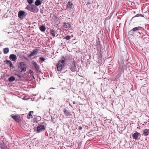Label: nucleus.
<instances>
[{
	"label": "nucleus",
	"mask_w": 149,
	"mask_h": 149,
	"mask_svg": "<svg viewBox=\"0 0 149 149\" xmlns=\"http://www.w3.org/2000/svg\"><path fill=\"white\" fill-rule=\"evenodd\" d=\"M72 103L73 104H75L76 103V102L75 101H74L72 102Z\"/></svg>",
	"instance_id": "4c0bfd02"
},
{
	"label": "nucleus",
	"mask_w": 149,
	"mask_h": 149,
	"mask_svg": "<svg viewBox=\"0 0 149 149\" xmlns=\"http://www.w3.org/2000/svg\"><path fill=\"white\" fill-rule=\"evenodd\" d=\"M11 117L15 121L17 122L19 121V119L18 118V115H15L14 114H12L11 115Z\"/></svg>",
	"instance_id": "f3484780"
},
{
	"label": "nucleus",
	"mask_w": 149,
	"mask_h": 149,
	"mask_svg": "<svg viewBox=\"0 0 149 149\" xmlns=\"http://www.w3.org/2000/svg\"><path fill=\"white\" fill-rule=\"evenodd\" d=\"M39 28L40 30L42 32L45 31L46 29L45 26L43 25L40 26Z\"/></svg>",
	"instance_id": "412c9836"
},
{
	"label": "nucleus",
	"mask_w": 149,
	"mask_h": 149,
	"mask_svg": "<svg viewBox=\"0 0 149 149\" xmlns=\"http://www.w3.org/2000/svg\"><path fill=\"white\" fill-rule=\"evenodd\" d=\"M4 62H5V63L9 66L12 69H13V68H15V67L13 66V64L12 63L10 60H6L5 61H4Z\"/></svg>",
	"instance_id": "9b49d317"
},
{
	"label": "nucleus",
	"mask_w": 149,
	"mask_h": 149,
	"mask_svg": "<svg viewBox=\"0 0 149 149\" xmlns=\"http://www.w3.org/2000/svg\"><path fill=\"white\" fill-rule=\"evenodd\" d=\"M43 10H41L40 11V13H42V14H43Z\"/></svg>",
	"instance_id": "e433bc0d"
},
{
	"label": "nucleus",
	"mask_w": 149,
	"mask_h": 149,
	"mask_svg": "<svg viewBox=\"0 0 149 149\" xmlns=\"http://www.w3.org/2000/svg\"><path fill=\"white\" fill-rule=\"evenodd\" d=\"M9 59L12 61H15L17 59V56L15 54H12L10 55Z\"/></svg>",
	"instance_id": "f8f14e48"
},
{
	"label": "nucleus",
	"mask_w": 149,
	"mask_h": 149,
	"mask_svg": "<svg viewBox=\"0 0 149 149\" xmlns=\"http://www.w3.org/2000/svg\"><path fill=\"white\" fill-rule=\"evenodd\" d=\"M27 2L29 4V5H31L34 2L33 0H27Z\"/></svg>",
	"instance_id": "a878e982"
},
{
	"label": "nucleus",
	"mask_w": 149,
	"mask_h": 149,
	"mask_svg": "<svg viewBox=\"0 0 149 149\" xmlns=\"http://www.w3.org/2000/svg\"><path fill=\"white\" fill-rule=\"evenodd\" d=\"M15 80V78L13 76L10 77L8 79V80L10 82H13Z\"/></svg>",
	"instance_id": "5701e85b"
},
{
	"label": "nucleus",
	"mask_w": 149,
	"mask_h": 149,
	"mask_svg": "<svg viewBox=\"0 0 149 149\" xmlns=\"http://www.w3.org/2000/svg\"><path fill=\"white\" fill-rule=\"evenodd\" d=\"M63 112L64 115L66 116L69 117L71 116V113L69 111L65 108L63 109Z\"/></svg>",
	"instance_id": "ddd939ff"
},
{
	"label": "nucleus",
	"mask_w": 149,
	"mask_h": 149,
	"mask_svg": "<svg viewBox=\"0 0 149 149\" xmlns=\"http://www.w3.org/2000/svg\"><path fill=\"white\" fill-rule=\"evenodd\" d=\"M15 75H17L18 77L19 78H21L22 77V76L21 75L19 74H18L17 73H15Z\"/></svg>",
	"instance_id": "7c9ffc66"
},
{
	"label": "nucleus",
	"mask_w": 149,
	"mask_h": 149,
	"mask_svg": "<svg viewBox=\"0 0 149 149\" xmlns=\"http://www.w3.org/2000/svg\"><path fill=\"white\" fill-rule=\"evenodd\" d=\"M69 105H70V106H71V107H72V105L70 104H69Z\"/></svg>",
	"instance_id": "a19ab883"
},
{
	"label": "nucleus",
	"mask_w": 149,
	"mask_h": 149,
	"mask_svg": "<svg viewBox=\"0 0 149 149\" xmlns=\"http://www.w3.org/2000/svg\"><path fill=\"white\" fill-rule=\"evenodd\" d=\"M31 63L33 65V67L35 68L36 71L37 72L39 70V67L37 62L34 61H33Z\"/></svg>",
	"instance_id": "1a4fd4ad"
},
{
	"label": "nucleus",
	"mask_w": 149,
	"mask_h": 149,
	"mask_svg": "<svg viewBox=\"0 0 149 149\" xmlns=\"http://www.w3.org/2000/svg\"><path fill=\"white\" fill-rule=\"evenodd\" d=\"M139 16H140V17H144V15L141 14H139Z\"/></svg>",
	"instance_id": "72a5a7b5"
},
{
	"label": "nucleus",
	"mask_w": 149,
	"mask_h": 149,
	"mask_svg": "<svg viewBox=\"0 0 149 149\" xmlns=\"http://www.w3.org/2000/svg\"><path fill=\"white\" fill-rule=\"evenodd\" d=\"M32 77H33V78L34 79H35V77H34V76H32Z\"/></svg>",
	"instance_id": "ea45409f"
},
{
	"label": "nucleus",
	"mask_w": 149,
	"mask_h": 149,
	"mask_svg": "<svg viewBox=\"0 0 149 149\" xmlns=\"http://www.w3.org/2000/svg\"><path fill=\"white\" fill-rule=\"evenodd\" d=\"M63 26L65 28H70L71 27V24L68 23L64 22L63 23Z\"/></svg>",
	"instance_id": "2eb2a0df"
},
{
	"label": "nucleus",
	"mask_w": 149,
	"mask_h": 149,
	"mask_svg": "<svg viewBox=\"0 0 149 149\" xmlns=\"http://www.w3.org/2000/svg\"><path fill=\"white\" fill-rule=\"evenodd\" d=\"M123 72L122 70H120L118 72V74L117 75L118 76H121V75L122 74Z\"/></svg>",
	"instance_id": "c85d7f7f"
},
{
	"label": "nucleus",
	"mask_w": 149,
	"mask_h": 149,
	"mask_svg": "<svg viewBox=\"0 0 149 149\" xmlns=\"http://www.w3.org/2000/svg\"><path fill=\"white\" fill-rule=\"evenodd\" d=\"M23 57L25 59H26V60H27V61H29V58H27L26 57H25L24 56H23Z\"/></svg>",
	"instance_id": "473e14b6"
},
{
	"label": "nucleus",
	"mask_w": 149,
	"mask_h": 149,
	"mask_svg": "<svg viewBox=\"0 0 149 149\" xmlns=\"http://www.w3.org/2000/svg\"><path fill=\"white\" fill-rule=\"evenodd\" d=\"M0 148L1 149H9V148L5 144L1 145Z\"/></svg>",
	"instance_id": "4be33fe9"
},
{
	"label": "nucleus",
	"mask_w": 149,
	"mask_h": 149,
	"mask_svg": "<svg viewBox=\"0 0 149 149\" xmlns=\"http://www.w3.org/2000/svg\"><path fill=\"white\" fill-rule=\"evenodd\" d=\"M29 112H30L31 114V113H33V111H31Z\"/></svg>",
	"instance_id": "58836bf2"
},
{
	"label": "nucleus",
	"mask_w": 149,
	"mask_h": 149,
	"mask_svg": "<svg viewBox=\"0 0 149 149\" xmlns=\"http://www.w3.org/2000/svg\"><path fill=\"white\" fill-rule=\"evenodd\" d=\"M148 12H149L148 14H149V11H148Z\"/></svg>",
	"instance_id": "37998d69"
},
{
	"label": "nucleus",
	"mask_w": 149,
	"mask_h": 149,
	"mask_svg": "<svg viewBox=\"0 0 149 149\" xmlns=\"http://www.w3.org/2000/svg\"><path fill=\"white\" fill-rule=\"evenodd\" d=\"M39 59L41 61V62H42L43 61H44L45 59L44 58L42 57H40L39 58Z\"/></svg>",
	"instance_id": "cd10ccee"
},
{
	"label": "nucleus",
	"mask_w": 149,
	"mask_h": 149,
	"mask_svg": "<svg viewBox=\"0 0 149 149\" xmlns=\"http://www.w3.org/2000/svg\"><path fill=\"white\" fill-rule=\"evenodd\" d=\"M76 63V62L74 61H73L70 66V68L71 70V71H70V73L71 75H73L72 74L71 72H75L77 70V68Z\"/></svg>",
	"instance_id": "39448f33"
},
{
	"label": "nucleus",
	"mask_w": 149,
	"mask_h": 149,
	"mask_svg": "<svg viewBox=\"0 0 149 149\" xmlns=\"http://www.w3.org/2000/svg\"><path fill=\"white\" fill-rule=\"evenodd\" d=\"M69 56H66L64 57L62 56L61 59L59 61L58 63L56 65L57 70L59 71H61L63 67L64 66L65 62L68 61V59Z\"/></svg>",
	"instance_id": "f257e3e1"
},
{
	"label": "nucleus",
	"mask_w": 149,
	"mask_h": 149,
	"mask_svg": "<svg viewBox=\"0 0 149 149\" xmlns=\"http://www.w3.org/2000/svg\"><path fill=\"white\" fill-rule=\"evenodd\" d=\"M43 0H36L35 2V5L36 6H39L42 3Z\"/></svg>",
	"instance_id": "dca6fc26"
},
{
	"label": "nucleus",
	"mask_w": 149,
	"mask_h": 149,
	"mask_svg": "<svg viewBox=\"0 0 149 149\" xmlns=\"http://www.w3.org/2000/svg\"><path fill=\"white\" fill-rule=\"evenodd\" d=\"M38 52V50L37 49H36L33 50V52L29 55V56H33L37 54Z\"/></svg>",
	"instance_id": "4468645a"
},
{
	"label": "nucleus",
	"mask_w": 149,
	"mask_h": 149,
	"mask_svg": "<svg viewBox=\"0 0 149 149\" xmlns=\"http://www.w3.org/2000/svg\"><path fill=\"white\" fill-rule=\"evenodd\" d=\"M54 88H50L49 89V92H50L51 91V90L52 89H54Z\"/></svg>",
	"instance_id": "c9c22d12"
},
{
	"label": "nucleus",
	"mask_w": 149,
	"mask_h": 149,
	"mask_svg": "<svg viewBox=\"0 0 149 149\" xmlns=\"http://www.w3.org/2000/svg\"><path fill=\"white\" fill-rule=\"evenodd\" d=\"M149 134V129H146L143 131V134L145 136H148Z\"/></svg>",
	"instance_id": "a211bd4d"
},
{
	"label": "nucleus",
	"mask_w": 149,
	"mask_h": 149,
	"mask_svg": "<svg viewBox=\"0 0 149 149\" xmlns=\"http://www.w3.org/2000/svg\"><path fill=\"white\" fill-rule=\"evenodd\" d=\"M32 116L30 112H29L27 116V118L28 119H30L31 118V117Z\"/></svg>",
	"instance_id": "bb28decb"
},
{
	"label": "nucleus",
	"mask_w": 149,
	"mask_h": 149,
	"mask_svg": "<svg viewBox=\"0 0 149 149\" xmlns=\"http://www.w3.org/2000/svg\"><path fill=\"white\" fill-rule=\"evenodd\" d=\"M72 3L71 2L68 1L67 4V8L70 9H72Z\"/></svg>",
	"instance_id": "6ab92c4d"
},
{
	"label": "nucleus",
	"mask_w": 149,
	"mask_h": 149,
	"mask_svg": "<svg viewBox=\"0 0 149 149\" xmlns=\"http://www.w3.org/2000/svg\"><path fill=\"white\" fill-rule=\"evenodd\" d=\"M30 74L31 76H34L33 72V71H32L31 70H30Z\"/></svg>",
	"instance_id": "c756f323"
},
{
	"label": "nucleus",
	"mask_w": 149,
	"mask_h": 149,
	"mask_svg": "<svg viewBox=\"0 0 149 149\" xmlns=\"http://www.w3.org/2000/svg\"><path fill=\"white\" fill-rule=\"evenodd\" d=\"M46 127L43 125H39L37 127L36 132L38 133L41 132L45 130Z\"/></svg>",
	"instance_id": "0eeeda50"
},
{
	"label": "nucleus",
	"mask_w": 149,
	"mask_h": 149,
	"mask_svg": "<svg viewBox=\"0 0 149 149\" xmlns=\"http://www.w3.org/2000/svg\"><path fill=\"white\" fill-rule=\"evenodd\" d=\"M96 46L97 49L98 50H99L100 53L101 52L102 46L99 39L98 40H97Z\"/></svg>",
	"instance_id": "9d476101"
},
{
	"label": "nucleus",
	"mask_w": 149,
	"mask_h": 149,
	"mask_svg": "<svg viewBox=\"0 0 149 149\" xmlns=\"http://www.w3.org/2000/svg\"><path fill=\"white\" fill-rule=\"evenodd\" d=\"M26 9L34 13H38V7L34 4L28 5L26 7Z\"/></svg>",
	"instance_id": "f03ea898"
},
{
	"label": "nucleus",
	"mask_w": 149,
	"mask_h": 149,
	"mask_svg": "<svg viewBox=\"0 0 149 149\" xmlns=\"http://www.w3.org/2000/svg\"><path fill=\"white\" fill-rule=\"evenodd\" d=\"M140 17V16H139V14H138L137 15H136L134 17H133L132 18V19H134V18L135 17Z\"/></svg>",
	"instance_id": "2f4dec72"
},
{
	"label": "nucleus",
	"mask_w": 149,
	"mask_h": 149,
	"mask_svg": "<svg viewBox=\"0 0 149 149\" xmlns=\"http://www.w3.org/2000/svg\"><path fill=\"white\" fill-rule=\"evenodd\" d=\"M142 29V27L140 26L134 27L129 31V33L131 34H134L135 33H140Z\"/></svg>",
	"instance_id": "7ed1b4c3"
},
{
	"label": "nucleus",
	"mask_w": 149,
	"mask_h": 149,
	"mask_svg": "<svg viewBox=\"0 0 149 149\" xmlns=\"http://www.w3.org/2000/svg\"><path fill=\"white\" fill-rule=\"evenodd\" d=\"M71 39L70 36V35H67L65 36L64 38H63V39H65L67 40H70Z\"/></svg>",
	"instance_id": "393cba45"
},
{
	"label": "nucleus",
	"mask_w": 149,
	"mask_h": 149,
	"mask_svg": "<svg viewBox=\"0 0 149 149\" xmlns=\"http://www.w3.org/2000/svg\"><path fill=\"white\" fill-rule=\"evenodd\" d=\"M26 13L22 10H19L18 13V17L20 19H23L26 15Z\"/></svg>",
	"instance_id": "423d86ee"
},
{
	"label": "nucleus",
	"mask_w": 149,
	"mask_h": 149,
	"mask_svg": "<svg viewBox=\"0 0 149 149\" xmlns=\"http://www.w3.org/2000/svg\"><path fill=\"white\" fill-rule=\"evenodd\" d=\"M3 53L5 54H7L9 52V49L8 48H5L3 49Z\"/></svg>",
	"instance_id": "b1692460"
},
{
	"label": "nucleus",
	"mask_w": 149,
	"mask_h": 149,
	"mask_svg": "<svg viewBox=\"0 0 149 149\" xmlns=\"http://www.w3.org/2000/svg\"><path fill=\"white\" fill-rule=\"evenodd\" d=\"M38 117H39V119H41L40 117L38 116Z\"/></svg>",
	"instance_id": "79ce46f5"
},
{
	"label": "nucleus",
	"mask_w": 149,
	"mask_h": 149,
	"mask_svg": "<svg viewBox=\"0 0 149 149\" xmlns=\"http://www.w3.org/2000/svg\"><path fill=\"white\" fill-rule=\"evenodd\" d=\"M141 136V134L137 131L136 132H135L134 133L132 134V136L133 137L132 139L135 140H137L138 139L139 137H140Z\"/></svg>",
	"instance_id": "6e6552de"
},
{
	"label": "nucleus",
	"mask_w": 149,
	"mask_h": 149,
	"mask_svg": "<svg viewBox=\"0 0 149 149\" xmlns=\"http://www.w3.org/2000/svg\"><path fill=\"white\" fill-rule=\"evenodd\" d=\"M50 33L53 37H54L55 36V33L56 32V31L53 29L50 30Z\"/></svg>",
	"instance_id": "aec40b11"
},
{
	"label": "nucleus",
	"mask_w": 149,
	"mask_h": 149,
	"mask_svg": "<svg viewBox=\"0 0 149 149\" xmlns=\"http://www.w3.org/2000/svg\"><path fill=\"white\" fill-rule=\"evenodd\" d=\"M78 129L79 130H81L82 129V127L81 126H79L78 127Z\"/></svg>",
	"instance_id": "f704fd0d"
},
{
	"label": "nucleus",
	"mask_w": 149,
	"mask_h": 149,
	"mask_svg": "<svg viewBox=\"0 0 149 149\" xmlns=\"http://www.w3.org/2000/svg\"><path fill=\"white\" fill-rule=\"evenodd\" d=\"M26 64L24 62H21L18 65V68L21 72H24L26 71V68L25 67Z\"/></svg>",
	"instance_id": "20e7f679"
}]
</instances>
